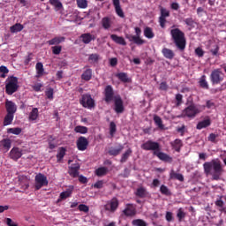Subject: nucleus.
<instances>
[{"label":"nucleus","instance_id":"48","mask_svg":"<svg viewBox=\"0 0 226 226\" xmlns=\"http://www.w3.org/2000/svg\"><path fill=\"white\" fill-rule=\"evenodd\" d=\"M0 77L1 79H6V75H8V73H10V70H8V67L4 66V65H1L0 66Z\"/></svg>","mask_w":226,"mask_h":226},{"label":"nucleus","instance_id":"26","mask_svg":"<svg viewBox=\"0 0 226 226\" xmlns=\"http://www.w3.org/2000/svg\"><path fill=\"white\" fill-rule=\"evenodd\" d=\"M170 146L177 153H180L181 148L183 147V141L179 139H177L170 143Z\"/></svg>","mask_w":226,"mask_h":226},{"label":"nucleus","instance_id":"1","mask_svg":"<svg viewBox=\"0 0 226 226\" xmlns=\"http://www.w3.org/2000/svg\"><path fill=\"white\" fill-rule=\"evenodd\" d=\"M203 169L205 174L207 176H212L215 181H218L223 173V167L222 166V162L219 159L206 162L203 164Z\"/></svg>","mask_w":226,"mask_h":226},{"label":"nucleus","instance_id":"14","mask_svg":"<svg viewBox=\"0 0 226 226\" xmlns=\"http://www.w3.org/2000/svg\"><path fill=\"white\" fill-rule=\"evenodd\" d=\"M153 155L157 156L159 160H161L162 162H165L166 163H172L173 162L172 157L163 152L154 151L153 152Z\"/></svg>","mask_w":226,"mask_h":226},{"label":"nucleus","instance_id":"45","mask_svg":"<svg viewBox=\"0 0 226 226\" xmlns=\"http://www.w3.org/2000/svg\"><path fill=\"white\" fill-rule=\"evenodd\" d=\"M215 206L219 207V211H221V213H225L226 211V207H224L225 203L223 202L222 198H220L219 200H216Z\"/></svg>","mask_w":226,"mask_h":226},{"label":"nucleus","instance_id":"38","mask_svg":"<svg viewBox=\"0 0 226 226\" xmlns=\"http://www.w3.org/2000/svg\"><path fill=\"white\" fill-rule=\"evenodd\" d=\"M22 29H24V25H22L20 23H16L15 25H13L10 27V31L12 34L20 33V31H22Z\"/></svg>","mask_w":226,"mask_h":226},{"label":"nucleus","instance_id":"15","mask_svg":"<svg viewBox=\"0 0 226 226\" xmlns=\"http://www.w3.org/2000/svg\"><path fill=\"white\" fill-rule=\"evenodd\" d=\"M115 102V112L117 114H123L124 112V105L123 103V99H121V96H117L114 100Z\"/></svg>","mask_w":226,"mask_h":226},{"label":"nucleus","instance_id":"47","mask_svg":"<svg viewBox=\"0 0 226 226\" xmlns=\"http://www.w3.org/2000/svg\"><path fill=\"white\" fill-rule=\"evenodd\" d=\"M72 193H73V189H67L64 192L60 193V199L64 200V199H68V197H72Z\"/></svg>","mask_w":226,"mask_h":226},{"label":"nucleus","instance_id":"50","mask_svg":"<svg viewBox=\"0 0 226 226\" xmlns=\"http://www.w3.org/2000/svg\"><path fill=\"white\" fill-rule=\"evenodd\" d=\"M219 135L216 133H210L207 137L208 142H212L213 144H217L218 143V139Z\"/></svg>","mask_w":226,"mask_h":226},{"label":"nucleus","instance_id":"25","mask_svg":"<svg viewBox=\"0 0 226 226\" xmlns=\"http://www.w3.org/2000/svg\"><path fill=\"white\" fill-rule=\"evenodd\" d=\"M110 38L112 41H114L117 45H123L124 47L126 46V41L124 40V37L118 36L117 34H111Z\"/></svg>","mask_w":226,"mask_h":226},{"label":"nucleus","instance_id":"5","mask_svg":"<svg viewBox=\"0 0 226 226\" xmlns=\"http://www.w3.org/2000/svg\"><path fill=\"white\" fill-rule=\"evenodd\" d=\"M223 79H225V74L222 72V69H215L212 71L210 74V82H212L213 86L222 84Z\"/></svg>","mask_w":226,"mask_h":226},{"label":"nucleus","instance_id":"57","mask_svg":"<svg viewBox=\"0 0 226 226\" xmlns=\"http://www.w3.org/2000/svg\"><path fill=\"white\" fill-rule=\"evenodd\" d=\"M76 3L78 4V8L86 9L87 6V0H76Z\"/></svg>","mask_w":226,"mask_h":226},{"label":"nucleus","instance_id":"22","mask_svg":"<svg viewBox=\"0 0 226 226\" xmlns=\"http://www.w3.org/2000/svg\"><path fill=\"white\" fill-rule=\"evenodd\" d=\"M123 149H124V146L119 144L116 147H110L108 151V154H109V156H118V154H121Z\"/></svg>","mask_w":226,"mask_h":226},{"label":"nucleus","instance_id":"58","mask_svg":"<svg viewBox=\"0 0 226 226\" xmlns=\"http://www.w3.org/2000/svg\"><path fill=\"white\" fill-rule=\"evenodd\" d=\"M194 53L198 57H204L205 51L202 49V48L198 47L195 49Z\"/></svg>","mask_w":226,"mask_h":226},{"label":"nucleus","instance_id":"42","mask_svg":"<svg viewBox=\"0 0 226 226\" xmlns=\"http://www.w3.org/2000/svg\"><path fill=\"white\" fill-rule=\"evenodd\" d=\"M38 108H34L29 114L28 119L29 121H36L38 119Z\"/></svg>","mask_w":226,"mask_h":226},{"label":"nucleus","instance_id":"29","mask_svg":"<svg viewBox=\"0 0 226 226\" xmlns=\"http://www.w3.org/2000/svg\"><path fill=\"white\" fill-rule=\"evenodd\" d=\"M1 146L4 153H8L11 147V140L10 139H4L1 141Z\"/></svg>","mask_w":226,"mask_h":226},{"label":"nucleus","instance_id":"10","mask_svg":"<svg viewBox=\"0 0 226 226\" xmlns=\"http://www.w3.org/2000/svg\"><path fill=\"white\" fill-rule=\"evenodd\" d=\"M161 16L159 17V24L162 29H165V24H167V17H170V11L160 7Z\"/></svg>","mask_w":226,"mask_h":226},{"label":"nucleus","instance_id":"23","mask_svg":"<svg viewBox=\"0 0 226 226\" xmlns=\"http://www.w3.org/2000/svg\"><path fill=\"white\" fill-rule=\"evenodd\" d=\"M79 170H80V165L79 163L72 164L69 168V175L71 177H79Z\"/></svg>","mask_w":226,"mask_h":226},{"label":"nucleus","instance_id":"21","mask_svg":"<svg viewBox=\"0 0 226 226\" xmlns=\"http://www.w3.org/2000/svg\"><path fill=\"white\" fill-rule=\"evenodd\" d=\"M19 186L21 190H27L29 188V178L26 176H19Z\"/></svg>","mask_w":226,"mask_h":226},{"label":"nucleus","instance_id":"61","mask_svg":"<svg viewBox=\"0 0 226 226\" xmlns=\"http://www.w3.org/2000/svg\"><path fill=\"white\" fill-rule=\"evenodd\" d=\"M176 100H177V103H176L177 107L181 106L182 103H183V94H176Z\"/></svg>","mask_w":226,"mask_h":226},{"label":"nucleus","instance_id":"34","mask_svg":"<svg viewBox=\"0 0 226 226\" xmlns=\"http://www.w3.org/2000/svg\"><path fill=\"white\" fill-rule=\"evenodd\" d=\"M132 153H133V150L132 148H128L121 156L120 162L121 163H126L128 162V159L130 156H132Z\"/></svg>","mask_w":226,"mask_h":226},{"label":"nucleus","instance_id":"36","mask_svg":"<svg viewBox=\"0 0 226 226\" xmlns=\"http://www.w3.org/2000/svg\"><path fill=\"white\" fill-rule=\"evenodd\" d=\"M13 117H15V115L7 113L4 118V126H9V124H11V123H13Z\"/></svg>","mask_w":226,"mask_h":226},{"label":"nucleus","instance_id":"60","mask_svg":"<svg viewBox=\"0 0 226 226\" xmlns=\"http://www.w3.org/2000/svg\"><path fill=\"white\" fill-rule=\"evenodd\" d=\"M79 211H81L82 213H89V207L85 204H80L78 207Z\"/></svg>","mask_w":226,"mask_h":226},{"label":"nucleus","instance_id":"4","mask_svg":"<svg viewBox=\"0 0 226 226\" xmlns=\"http://www.w3.org/2000/svg\"><path fill=\"white\" fill-rule=\"evenodd\" d=\"M198 114H200V110L197 105L192 103L188 107H186L180 116L177 117H189V119H194L197 117Z\"/></svg>","mask_w":226,"mask_h":226},{"label":"nucleus","instance_id":"52","mask_svg":"<svg viewBox=\"0 0 226 226\" xmlns=\"http://www.w3.org/2000/svg\"><path fill=\"white\" fill-rule=\"evenodd\" d=\"M160 192L162 195H171L172 193L170 192V191L169 190V187H167L165 185H161L160 187Z\"/></svg>","mask_w":226,"mask_h":226},{"label":"nucleus","instance_id":"35","mask_svg":"<svg viewBox=\"0 0 226 226\" xmlns=\"http://www.w3.org/2000/svg\"><path fill=\"white\" fill-rule=\"evenodd\" d=\"M135 195L136 197H139V199H146L147 197V190L144 187H139L137 189Z\"/></svg>","mask_w":226,"mask_h":226},{"label":"nucleus","instance_id":"7","mask_svg":"<svg viewBox=\"0 0 226 226\" xmlns=\"http://www.w3.org/2000/svg\"><path fill=\"white\" fill-rule=\"evenodd\" d=\"M141 149L144 151H154H154H160V143L153 140H147L141 145Z\"/></svg>","mask_w":226,"mask_h":226},{"label":"nucleus","instance_id":"56","mask_svg":"<svg viewBox=\"0 0 226 226\" xmlns=\"http://www.w3.org/2000/svg\"><path fill=\"white\" fill-rule=\"evenodd\" d=\"M51 49L55 56H59V54H61V51L63 50L62 46H53Z\"/></svg>","mask_w":226,"mask_h":226},{"label":"nucleus","instance_id":"9","mask_svg":"<svg viewBox=\"0 0 226 226\" xmlns=\"http://www.w3.org/2000/svg\"><path fill=\"white\" fill-rule=\"evenodd\" d=\"M119 207V200L117 198H112L109 201L104 205L105 211H109L110 213H116Z\"/></svg>","mask_w":226,"mask_h":226},{"label":"nucleus","instance_id":"44","mask_svg":"<svg viewBox=\"0 0 226 226\" xmlns=\"http://www.w3.org/2000/svg\"><path fill=\"white\" fill-rule=\"evenodd\" d=\"M66 155V148L64 147H60L58 150V153L56 154V160L57 162H61L63 160V158H64V156Z\"/></svg>","mask_w":226,"mask_h":226},{"label":"nucleus","instance_id":"12","mask_svg":"<svg viewBox=\"0 0 226 226\" xmlns=\"http://www.w3.org/2000/svg\"><path fill=\"white\" fill-rule=\"evenodd\" d=\"M114 100V88L108 85L104 88V102L110 103Z\"/></svg>","mask_w":226,"mask_h":226},{"label":"nucleus","instance_id":"13","mask_svg":"<svg viewBox=\"0 0 226 226\" xmlns=\"http://www.w3.org/2000/svg\"><path fill=\"white\" fill-rule=\"evenodd\" d=\"M76 146L79 151H86L89 146V141L87 140V138L80 136L76 142Z\"/></svg>","mask_w":226,"mask_h":226},{"label":"nucleus","instance_id":"31","mask_svg":"<svg viewBox=\"0 0 226 226\" xmlns=\"http://www.w3.org/2000/svg\"><path fill=\"white\" fill-rule=\"evenodd\" d=\"M116 77L118 80H121V82H124V84H128L130 82V78H128V73L126 72H119L116 74Z\"/></svg>","mask_w":226,"mask_h":226},{"label":"nucleus","instance_id":"53","mask_svg":"<svg viewBox=\"0 0 226 226\" xmlns=\"http://www.w3.org/2000/svg\"><path fill=\"white\" fill-rule=\"evenodd\" d=\"M45 94L48 100H54V88L52 87L47 88L45 91Z\"/></svg>","mask_w":226,"mask_h":226},{"label":"nucleus","instance_id":"30","mask_svg":"<svg viewBox=\"0 0 226 226\" xmlns=\"http://www.w3.org/2000/svg\"><path fill=\"white\" fill-rule=\"evenodd\" d=\"M207 126H211V119L207 118L199 122L196 125L197 130H202L204 128H207Z\"/></svg>","mask_w":226,"mask_h":226},{"label":"nucleus","instance_id":"3","mask_svg":"<svg viewBox=\"0 0 226 226\" xmlns=\"http://www.w3.org/2000/svg\"><path fill=\"white\" fill-rule=\"evenodd\" d=\"M5 93L9 96H11V94L17 93L19 91V78L15 76H9L5 79Z\"/></svg>","mask_w":226,"mask_h":226},{"label":"nucleus","instance_id":"16","mask_svg":"<svg viewBox=\"0 0 226 226\" xmlns=\"http://www.w3.org/2000/svg\"><path fill=\"white\" fill-rule=\"evenodd\" d=\"M9 156L11 160H13L14 162H18L19 158H22V149L19 147H13L9 153Z\"/></svg>","mask_w":226,"mask_h":226},{"label":"nucleus","instance_id":"6","mask_svg":"<svg viewBox=\"0 0 226 226\" xmlns=\"http://www.w3.org/2000/svg\"><path fill=\"white\" fill-rule=\"evenodd\" d=\"M79 103L85 109H94V107L96 106L94 99H93L91 94H84L83 95H81Z\"/></svg>","mask_w":226,"mask_h":226},{"label":"nucleus","instance_id":"54","mask_svg":"<svg viewBox=\"0 0 226 226\" xmlns=\"http://www.w3.org/2000/svg\"><path fill=\"white\" fill-rule=\"evenodd\" d=\"M116 132H117V127L116 125V123L110 122V124H109V134L111 135V137H114V134L116 133Z\"/></svg>","mask_w":226,"mask_h":226},{"label":"nucleus","instance_id":"17","mask_svg":"<svg viewBox=\"0 0 226 226\" xmlns=\"http://www.w3.org/2000/svg\"><path fill=\"white\" fill-rule=\"evenodd\" d=\"M79 40L82 41L85 45H89L92 41H94L96 40V36L94 34H91L90 33L82 34L79 36Z\"/></svg>","mask_w":226,"mask_h":226},{"label":"nucleus","instance_id":"28","mask_svg":"<svg viewBox=\"0 0 226 226\" xmlns=\"http://www.w3.org/2000/svg\"><path fill=\"white\" fill-rule=\"evenodd\" d=\"M66 37L64 36H56L54 37L53 39L48 41V44L49 45H59V43H63L64 41H65Z\"/></svg>","mask_w":226,"mask_h":226},{"label":"nucleus","instance_id":"46","mask_svg":"<svg viewBox=\"0 0 226 226\" xmlns=\"http://www.w3.org/2000/svg\"><path fill=\"white\" fill-rule=\"evenodd\" d=\"M74 132L76 133H81V135H86V133H87V132H88V129H87V127L83 126V125H77L74 128Z\"/></svg>","mask_w":226,"mask_h":226},{"label":"nucleus","instance_id":"40","mask_svg":"<svg viewBox=\"0 0 226 226\" xmlns=\"http://www.w3.org/2000/svg\"><path fill=\"white\" fill-rule=\"evenodd\" d=\"M107 172H109V169H107V167H100L95 170V176L102 177V176H107Z\"/></svg>","mask_w":226,"mask_h":226},{"label":"nucleus","instance_id":"59","mask_svg":"<svg viewBox=\"0 0 226 226\" xmlns=\"http://www.w3.org/2000/svg\"><path fill=\"white\" fill-rule=\"evenodd\" d=\"M49 4H52L55 8H63V4L59 0H49Z\"/></svg>","mask_w":226,"mask_h":226},{"label":"nucleus","instance_id":"20","mask_svg":"<svg viewBox=\"0 0 226 226\" xmlns=\"http://www.w3.org/2000/svg\"><path fill=\"white\" fill-rule=\"evenodd\" d=\"M125 38L129 40V41H133L136 45H144V43H146L145 40L136 35L126 34Z\"/></svg>","mask_w":226,"mask_h":226},{"label":"nucleus","instance_id":"24","mask_svg":"<svg viewBox=\"0 0 226 226\" xmlns=\"http://www.w3.org/2000/svg\"><path fill=\"white\" fill-rule=\"evenodd\" d=\"M162 54L165 59L172 60L174 59L176 53H174V50L169 49V48H163L162 49Z\"/></svg>","mask_w":226,"mask_h":226},{"label":"nucleus","instance_id":"64","mask_svg":"<svg viewBox=\"0 0 226 226\" xmlns=\"http://www.w3.org/2000/svg\"><path fill=\"white\" fill-rule=\"evenodd\" d=\"M6 224L8 226H19V224H17L15 222H13V220H11V218H6Z\"/></svg>","mask_w":226,"mask_h":226},{"label":"nucleus","instance_id":"43","mask_svg":"<svg viewBox=\"0 0 226 226\" xmlns=\"http://www.w3.org/2000/svg\"><path fill=\"white\" fill-rule=\"evenodd\" d=\"M144 36H146V38H148V40H152V38H154V33H153V28L147 26L144 29Z\"/></svg>","mask_w":226,"mask_h":226},{"label":"nucleus","instance_id":"55","mask_svg":"<svg viewBox=\"0 0 226 226\" xmlns=\"http://www.w3.org/2000/svg\"><path fill=\"white\" fill-rule=\"evenodd\" d=\"M134 226H147V224L142 219H135L132 221Z\"/></svg>","mask_w":226,"mask_h":226},{"label":"nucleus","instance_id":"63","mask_svg":"<svg viewBox=\"0 0 226 226\" xmlns=\"http://www.w3.org/2000/svg\"><path fill=\"white\" fill-rule=\"evenodd\" d=\"M94 188H97V190H100L103 188V180H99L94 185Z\"/></svg>","mask_w":226,"mask_h":226},{"label":"nucleus","instance_id":"2","mask_svg":"<svg viewBox=\"0 0 226 226\" xmlns=\"http://www.w3.org/2000/svg\"><path fill=\"white\" fill-rule=\"evenodd\" d=\"M170 35L177 49L183 52L185 49H186V37L185 36V33L179 28H174L170 30Z\"/></svg>","mask_w":226,"mask_h":226},{"label":"nucleus","instance_id":"11","mask_svg":"<svg viewBox=\"0 0 226 226\" xmlns=\"http://www.w3.org/2000/svg\"><path fill=\"white\" fill-rule=\"evenodd\" d=\"M124 216L132 217L137 215V207L134 204L128 203L125 205V208L123 210Z\"/></svg>","mask_w":226,"mask_h":226},{"label":"nucleus","instance_id":"27","mask_svg":"<svg viewBox=\"0 0 226 226\" xmlns=\"http://www.w3.org/2000/svg\"><path fill=\"white\" fill-rule=\"evenodd\" d=\"M36 70V77L40 79V77H43L45 75V69L43 68V64L41 62H39L35 65Z\"/></svg>","mask_w":226,"mask_h":226},{"label":"nucleus","instance_id":"39","mask_svg":"<svg viewBox=\"0 0 226 226\" xmlns=\"http://www.w3.org/2000/svg\"><path fill=\"white\" fill-rule=\"evenodd\" d=\"M206 75H202L200 79L199 84L200 87H201L202 89H209V83H207V80H206Z\"/></svg>","mask_w":226,"mask_h":226},{"label":"nucleus","instance_id":"51","mask_svg":"<svg viewBox=\"0 0 226 226\" xmlns=\"http://www.w3.org/2000/svg\"><path fill=\"white\" fill-rule=\"evenodd\" d=\"M177 218L178 221L183 222V219L186 218V213L183 210V208H179L177 213Z\"/></svg>","mask_w":226,"mask_h":226},{"label":"nucleus","instance_id":"19","mask_svg":"<svg viewBox=\"0 0 226 226\" xmlns=\"http://www.w3.org/2000/svg\"><path fill=\"white\" fill-rule=\"evenodd\" d=\"M5 109H6L7 114L15 115V112H17V105L15 104V102H13L11 101L7 100L5 102Z\"/></svg>","mask_w":226,"mask_h":226},{"label":"nucleus","instance_id":"37","mask_svg":"<svg viewBox=\"0 0 226 226\" xmlns=\"http://www.w3.org/2000/svg\"><path fill=\"white\" fill-rule=\"evenodd\" d=\"M102 26L103 29L109 30V27H112V21L110 20V18L104 17L102 19Z\"/></svg>","mask_w":226,"mask_h":226},{"label":"nucleus","instance_id":"32","mask_svg":"<svg viewBox=\"0 0 226 226\" xmlns=\"http://www.w3.org/2000/svg\"><path fill=\"white\" fill-rule=\"evenodd\" d=\"M154 124L158 127L159 130H165V125L163 124V120L158 115H154Z\"/></svg>","mask_w":226,"mask_h":226},{"label":"nucleus","instance_id":"62","mask_svg":"<svg viewBox=\"0 0 226 226\" xmlns=\"http://www.w3.org/2000/svg\"><path fill=\"white\" fill-rule=\"evenodd\" d=\"M98 59H100V56L98 54L89 55L88 61H92V63H97Z\"/></svg>","mask_w":226,"mask_h":226},{"label":"nucleus","instance_id":"49","mask_svg":"<svg viewBox=\"0 0 226 226\" xmlns=\"http://www.w3.org/2000/svg\"><path fill=\"white\" fill-rule=\"evenodd\" d=\"M7 133H12V135H20L22 133V129L20 127L9 128Z\"/></svg>","mask_w":226,"mask_h":226},{"label":"nucleus","instance_id":"41","mask_svg":"<svg viewBox=\"0 0 226 226\" xmlns=\"http://www.w3.org/2000/svg\"><path fill=\"white\" fill-rule=\"evenodd\" d=\"M170 179H177V181H185V177L181 173H176L174 170H171L170 174Z\"/></svg>","mask_w":226,"mask_h":226},{"label":"nucleus","instance_id":"8","mask_svg":"<svg viewBox=\"0 0 226 226\" xmlns=\"http://www.w3.org/2000/svg\"><path fill=\"white\" fill-rule=\"evenodd\" d=\"M49 185V180H47V177L45 175L39 173L35 176V190H41L43 186H47Z\"/></svg>","mask_w":226,"mask_h":226},{"label":"nucleus","instance_id":"33","mask_svg":"<svg viewBox=\"0 0 226 226\" xmlns=\"http://www.w3.org/2000/svg\"><path fill=\"white\" fill-rule=\"evenodd\" d=\"M82 80H86L87 82H89L91 79H93V70L91 69H87L84 71V72L81 75Z\"/></svg>","mask_w":226,"mask_h":226},{"label":"nucleus","instance_id":"18","mask_svg":"<svg viewBox=\"0 0 226 226\" xmlns=\"http://www.w3.org/2000/svg\"><path fill=\"white\" fill-rule=\"evenodd\" d=\"M112 3L117 15L120 17V19H124V11H123L121 8V2L119 0H112Z\"/></svg>","mask_w":226,"mask_h":226}]
</instances>
